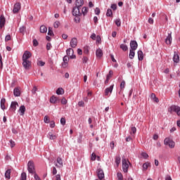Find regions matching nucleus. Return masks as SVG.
<instances>
[{"instance_id": "1", "label": "nucleus", "mask_w": 180, "mask_h": 180, "mask_svg": "<svg viewBox=\"0 0 180 180\" xmlns=\"http://www.w3.org/2000/svg\"><path fill=\"white\" fill-rule=\"evenodd\" d=\"M122 171L125 174L129 172V165H130V162L127 160L126 158H123L122 160Z\"/></svg>"}, {"instance_id": "2", "label": "nucleus", "mask_w": 180, "mask_h": 180, "mask_svg": "<svg viewBox=\"0 0 180 180\" xmlns=\"http://www.w3.org/2000/svg\"><path fill=\"white\" fill-rule=\"evenodd\" d=\"M165 146H168L169 148H174L175 147V142L169 138H166L164 140Z\"/></svg>"}, {"instance_id": "3", "label": "nucleus", "mask_w": 180, "mask_h": 180, "mask_svg": "<svg viewBox=\"0 0 180 180\" xmlns=\"http://www.w3.org/2000/svg\"><path fill=\"white\" fill-rule=\"evenodd\" d=\"M27 169L30 174H35L36 169H34V163L33 161H29L27 163Z\"/></svg>"}, {"instance_id": "4", "label": "nucleus", "mask_w": 180, "mask_h": 180, "mask_svg": "<svg viewBox=\"0 0 180 180\" xmlns=\"http://www.w3.org/2000/svg\"><path fill=\"white\" fill-rule=\"evenodd\" d=\"M168 110L170 112V113L174 112L176 113L177 116H180V107L178 105H172Z\"/></svg>"}, {"instance_id": "5", "label": "nucleus", "mask_w": 180, "mask_h": 180, "mask_svg": "<svg viewBox=\"0 0 180 180\" xmlns=\"http://www.w3.org/2000/svg\"><path fill=\"white\" fill-rule=\"evenodd\" d=\"M55 164V167H56V168H63V167H64V163L63 162V159L60 157H58L56 158V161L54 162Z\"/></svg>"}, {"instance_id": "6", "label": "nucleus", "mask_w": 180, "mask_h": 180, "mask_svg": "<svg viewBox=\"0 0 180 180\" xmlns=\"http://www.w3.org/2000/svg\"><path fill=\"white\" fill-rule=\"evenodd\" d=\"M52 174L55 175L53 176V180H61V175L59 174H57V168H56V167H53Z\"/></svg>"}, {"instance_id": "7", "label": "nucleus", "mask_w": 180, "mask_h": 180, "mask_svg": "<svg viewBox=\"0 0 180 180\" xmlns=\"http://www.w3.org/2000/svg\"><path fill=\"white\" fill-rule=\"evenodd\" d=\"M22 66L25 70H29L32 66V62L29 60H22Z\"/></svg>"}, {"instance_id": "8", "label": "nucleus", "mask_w": 180, "mask_h": 180, "mask_svg": "<svg viewBox=\"0 0 180 180\" xmlns=\"http://www.w3.org/2000/svg\"><path fill=\"white\" fill-rule=\"evenodd\" d=\"M165 43L167 46H171L172 44V32L168 34L167 37L165 39Z\"/></svg>"}, {"instance_id": "9", "label": "nucleus", "mask_w": 180, "mask_h": 180, "mask_svg": "<svg viewBox=\"0 0 180 180\" xmlns=\"http://www.w3.org/2000/svg\"><path fill=\"white\" fill-rule=\"evenodd\" d=\"M73 16H81L82 13L79 11V7H74L72 10Z\"/></svg>"}, {"instance_id": "10", "label": "nucleus", "mask_w": 180, "mask_h": 180, "mask_svg": "<svg viewBox=\"0 0 180 180\" xmlns=\"http://www.w3.org/2000/svg\"><path fill=\"white\" fill-rule=\"evenodd\" d=\"M67 55L70 57V58L74 59L76 58L75 55H74V49L70 48L66 51Z\"/></svg>"}, {"instance_id": "11", "label": "nucleus", "mask_w": 180, "mask_h": 180, "mask_svg": "<svg viewBox=\"0 0 180 180\" xmlns=\"http://www.w3.org/2000/svg\"><path fill=\"white\" fill-rule=\"evenodd\" d=\"M113 86H115V85H111L110 86V87H108L105 89V96H110V94H112V92L113 91Z\"/></svg>"}, {"instance_id": "12", "label": "nucleus", "mask_w": 180, "mask_h": 180, "mask_svg": "<svg viewBox=\"0 0 180 180\" xmlns=\"http://www.w3.org/2000/svg\"><path fill=\"white\" fill-rule=\"evenodd\" d=\"M32 57V53L29 51H25L22 55V60H29Z\"/></svg>"}, {"instance_id": "13", "label": "nucleus", "mask_w": 180, "mask_h": 180, "mask_svg": "<svg viewBox=\"0 0 180 180\" xmlns=\"http://www.w3.org/2000/svg\"><path fill=\"white\" fill-rule=\"evenodd\" d=\"M20 8H21L20 3H16L14 5V7H13V13H18L19 11H20Z\"/></svg>"}, {"instance_id": "14", "label": "nucleus", "mask_w": 180, "mask_h": 180, "mask_svg": "<svg viewBox=\"0 0 180 180\" xmlns=\"http://www.w3.org/2000/svg\"><path fill=\"white\" fill-rule=\"evenodd\" d=\"M70 44L72 49H75V47H77V45L78 44V39H77V38H72L70 40Z\"/></svg>"}, {"instance_id": "15", "label": "nucleus", "mask_w": 180, "mask_h": 180, "mask_svg": "<svg viewBox=\"0 0 180 180\" xmlns=\"http://www.w3.org/2000/svg\"><path fill=\"white\" fill-rule=\"evenodd\" d=\"M97 175H98V179H103V178H105V173H103V170L98 169L97 170Z\"/></svg>"}, {"instance_id": "16", "label": "nucleus", "mask_w": 180, "mask_h": 180, "mask_svg": "<svg viewBox=\"0 0 180 180\" xmlns=\"http://www.w3.org/2000/svg\"><path fill=\"white\" fill-rule=\"evenodd\" d=\"M137 47H139V44H137V41H131L130 42L131 50H137Z\"/></svg>"}, {"instance_id": "17", "label": "nucleus", "mask_w": 180, "mask_h": 180, "mask_svg": "<svg viewBox=\"0 0 180 180\" xmlns=\"http://www.w3.org/2000/svg\"><path fill=\"white\" fill-rule=\"evenodd\" d=\"M6 22V20L5 19V16L4 15H1L0 16V28L2 29L4 26H5V23Z\"/></svg>"}, {"instance_id": "18", "label": "nucleus", "mask_w": 180, "mask_h": 180, "mask_svg": "<svg viewBox=\"0 0 180 180\" xmlns=\"http://www.w3.org/2000/svg\"><path fill=\"white\" fill-rule=\"evenodd\" d=\"M16 106H19V104L18 103V102L12 101L10 107L11 110H12L13 112H15V110H16Z\"/></svg>"}, {"instance_id": "19", "label": "nucleus", "mask_w": 180, "mask_h": 180, "mask_svg": "<svg viewBox=\"0 0 180 180\" xmlns=\"http://www.w3.org/2000/svg\"><path fill=\"white\" fill-rule=\"evenodd\" d=\"M14 96H20V89L19 87H16L13 90Z\"/></svg>"}, {"instance_id": "20", "label": "nucleus", "mask_w": 180, "mask_h": 180, "mask_svg": "<svg viewBox=\"0 0 180 180\" xmlns=\"http://www.w3.org/2000/svg\"><path fill=\"white\" fill-rule=\"evenodd\" d=\"M96 56L98 57V58H101L102 56H103V52L102 51V49H98L96 51Z\"/></svg>"}, {"instance_id": "21", "label": "nucleus", "mask_w": 180, "mask_h": 180, "mask_svg": "<svg viewBox=\"0 0 180 180\" xmlns=\"http://www.w3.org/2000/svg\"><path fill=\"white\" fill-rule=\"evenodd\" d=\"M75 5L76 8H81L84 5V0H76Z\"/></svg>"}, {"instance_id": "22", "label": "nucleus", "mask_w": 180, "mask_h": 180, "mask_svg": "<svg viewBox=\"0 0 180 180\" xmlns=\"http://www.w3.org/2000/svg\"><path fill=\"white\" fill-rule=\"evenodd\" d=\"M70 60V58L68 56H65L63 58V63L62 64L63 67H64V68H65V67H67V64H68V61Z\"/></svg>"}, {"instance_id": "23", "label": "nucleus", "mask_w": 180, "mask_h": 180, "mask_svg": "<svg viewBox=\"0 0 180 180\" xmlns=\"http://www.w3.org/2000/svg\"><path fill=\"white\" fill-rule=\"evenodd\" d=\"M174 63H179V55L177 54L176 52H174V57H173Z\"/></svg>"}, {"instance_id": "24", "label": "nucleus", "mask_w": 180, "mask_h": 180, "mask_svg": "<svg viewBox=\"0 0 180 180\" xmlns=\"http://www.w3.org/2000/svg\"><path fill=\"white\" fill-rule=\"evenodd\" d=\"M19 112H20V115L23 116L25 112H26V107H25V105H21L19 108Z\"/></svg>"}, {"instance_id": "25", "label": "nucleus", "mask_w": 180, "mask_h": 180, "mask_svg": "<svg viewBox=\"0 0 180 180\" xmlns=\"http://www.w3.org/2000/svg\"><path fill=\"white\" fill-rule=\"evenodd\" d=\"M48 136H49L48 137H49V140H56V139H57V135L54 134L51 132H49L48 134Z\"/></svg>"}, {"instance_id": "26", "label": "nucleus", "mask_w": 180, "mask_h": 180, "mask_svg": "<svg viewBox=\"0 0 180 180\" xmlns=\"http://www.w3.org/2000/svg\"><path fill=\"white\" fill-rule=\"evenodd\" d=\"M138 58L139 61H143L144 58V56L143 55V51H138Z\"/></svg>"}, {"instance_id": "27", "label": "nucleus", "mask_w": 180, "mask_h": 180, "mask_svg": "<svg viewBox=\"0 0 180 180\" xmlns=\"http://www.w3.org/2000/svg\"><path fill=\"white\" fill-rule=\"evenodd\" d=\"M60 101V100L58 99V97H56L54 96H53L52 97H51L50 98V102L51 103H56V102Z\"/></svg>"}, {"instance_id": "28", "label": "nucleus", "mask_w": 180, "mask_h": 180, "mask_svg": "<svg viewBox=\"0 0 180 180\" xmlns=\"http://www.w3.org/2000/svg\"><path fill=\"white\" fill-rule=\"evenodd\" d=\"M151 99H153V102H155L156 103H158L160 102V100L157 96H155V94L153 93L151 94Z\"/></svg>"}, {"instance_id": "29", "label": "nucleus", "mask_w": 180, "mask_h": 180, "mask_svg": "<svg viewBox=\"0 0 180 180\" xmlns=\"http://www.w3.org/2000/svg\"><path fill=\"white\" fill-rule=\"evenodd\" d=\"M6 102V100L5 98H1V108L2 110H5L6 107H5V103Z\"/></svg>"}, {"instance_id": "30", "label": "nucleus", "mask_w": 180, "mask_h": 180, "mask_svg": "<svg viewBox=\"0 0 180 180\" xmlns=\"http://www.w3.org/2000/svg\"><path fill=\"white\" fill-rule=\"evenodd\" d=\"M5 178H6V179H11V169H8L6 171Z\"/></svg>"}, {"instance_id": "31", "label": "nucleus", "mask_w": 180, "mask_h": 180, "mask_svg": "<svg viewBox=\"0 0 180 180\" xmlns=\"http://www.w3.org/2000/svg\"><path fill=\"white\" fill-rule=\"evenodd\" d=\"M40 32L41 33H47V27L44 25H41L40 27Z\"/></svg>"}, {"instance_id": "32", "label": "nucleus", "mask_w": 180, "mask_h": 180, "mask_svg": "<svg viewBox=\"0 0 180 180\" xmlns=\"http://www.w3.org/2000/svg\"><path fill=\"white\" fill-rule=\"evenodd\" d=\"M134 51H136V50L130 49L129 51V58H131V60H133V58H134Z\"/></svg>"}, {"instance_id": "33", "label": "nucleus", "mask_w": 180, "mask_h": 180, "mask_svg": "<svg viewBox=\"0 0 180 180\" xmlns=\"http://www.w3.org/2000/svg\"><path fill=\"white\" fill-rule=\"evenodd\" d=\"M88 13V8L87 7H83L82 9V15L83 16H85Z\"/></svg>"}, {"instance_id": "34", "label": "nucleus", "mask_w": 180, "mask_h": 180, "mask_svg": "<svg viewBox=\"0 0 180 180\" xmlns=\"http://www.w3.org/2000/svg\"><path fill=\"white\" fill-rule=\"evenodd\" d=\"M56 94L57 95H63L64 94V89H63V88H58L56 90Z\"/></svg>"}, {"instance_id": "35", "label": "nucleus", "mask_w": 180, "mask_h": 180, "mask_svg": "<svg viewBox=\"0 0 180 180\" xmlns=\"http://www.w3.org/2000/svg\"><path fill=\"white\" fill-rule=\"evenodd\" d=\"M120 161H121V158H120V156H117L115 158V163L117 167H119V165H120Z\"/></svg>"}, {"instance_id": "36", "label": "nucleus", "mask_w": 180, "mask_h": 180, "mask_svg": "<svg viewBox=\"0 0 180 180\" xmlns=\"http://www.w3.org/2000/svg\"><path fill=\"white\" fill-rule=\"evenodd\" d=\"M120 49H122V50H123V51H127V50H128L127 45L123 44L120 45Z\"/></svg>"}, {"instance_id": "37", "label": "nucleus", "mask_w": 180, "mask_h": 180, "mask_svg": "<svg viewBox=\"0 0 180 180\" xmlns=\"http://www.w3.org/2000/svg\"><path fill=\"white\" fill-rule=\"evenodd\" d=\"M124 86H126V82H124V80H122L121 84H120L121 91H123L124 89Z\"/></svg>"}, {"instance_id": "38", "label": "nucleus", "mask_w": 180, "mask_h": 180, "mask_svg": "<svg viewBox=\"0 0 180 180\" xmlns=\"http://www.w3.org/2000/svg\"><path fill=\"white\" fill-rule=\"evenodd\" d=\"M150 162H148L143 165V169L146 170L148 169V167H150Z\"/></svg>"}, {"instance_id": "39", "label": "nucleus", "mask_w": 180, "mask_h": 180, "mask_svg": "<svg viewBox=\"0 0 180 180\" xmlns=\"http://www.w3.org/2000/svg\"><path fill=\"white\" fill-rule=\"evenodd\" d=\"M60 21H56L54 23H53V27L55 29H58V27H60Z\"/></svg>"}, {"instance_id": "40", "label": "nucleus", "mask_w": 180, "mask_h": 180, "mask_svg": "<svg viewBox=\"0 0 180 180\" xmlns=\"http://www.w3.org/2000/svg\"><path fill=\"white\" fill-rule=\"evenodd\" d=\"M113 15V12L112 11L111 9L108 8L106 13V16H112Z\"/></svg>"}, {"instance_id": "41", "label": "nucleus", "mask_w": 180, "mask_h": 180, "mask_svg": "<svg viewBox=\"0 0 180 180\" xmlns=\"http://www.w3.org/2000/svg\"><path fill=\"white\" fill-rule=\"evenodd\" d=\"M117 176L118 180H123V174H122V172H117Z\"/></svg>"}, {"instance_id": "42", "label": "nucleus", "mask_w": 180, "mask_h": 180, "mask_svg": "<svg viewBox=\"0 0 180 180\" xmlns=\"http://www.w3.org/2000/svg\"><path fill=\"white\" fill-rule=\"evenodd\" d=\"M136 131H137V129L135 127L131 128L130 134H136Z\"/></svg>"}, {"instance_id": "43", "label": "nucleus", "mask_w": 180, "mask_h": 180, "mask_svg": "<svg viewBox=\"0 0 180 180\" xmlns=\"http://www.w3.org/2000/svg\"><path fill=\"white\" fill-rule=\"evenodd\" d=\"M46 63L41 61V60H38L37 61V65H39V67H44Z\"/></svg>"}, {"instance_id": "44", "label": "nucleus", "mask_w": 180, "mask_h": 180, "mask_svg": "<svg viewBox=\"0 0 180 180\" xmlns=\"http://www.w3.org/2000/svg\"><path fill=\"white\" fill-rule=\"evenodd\" d=\"M96 39V43H98V44H101L102 41V39L101 38V36L98 35Z\"/></svg>"}, {"instance_id": "45", "label": "nucleus", "mask_w": 180, "mask_h": 180, "mask_svg": "<svg viewBox=\"0 0 180 180\" xmlns=\"http://www.w3.org/2000/svg\"><path fill=\"white\" fill-rule=\"evenodd\" d=\"M65 123H66L65 118L62 117L60 119V124H62V126H65Z\"/></svg>"}, {"instance_id": "46", "label": "nucleus", "mask_w": 180, "mask_h": 180, "mask_svg": "<svg viewBox=\"0 0 180 180\" xmlns=\"http://www.w3.org/2000/svg\"><path fill=\"white\" fill-rule=\"evenodd\" d=\"M44 123H50V119L49 118V116H45L44 118Z\"/></svg>"}, {"instance_id": "47", "label": "nucleus", "mask_w": 180, "mask_h": 180, "mask_svg": "<svg viewBox=\"0 0 180 180\" xmlns=\"http://www.w3.org/2000/svg\"><path fill=\"white\" fill-rule=\"evenodd\" d=\"M112 75H113V71L110 70L109 74L107 75L108 79H110V78H112Z\"/></svg>"}, {"instance_id": "48", "label": "nucleus", "mask_w": 180, "mask_h": 180, "mask_svg": "<svg viewBox=\"0 0 180 180\" xmlns=\"http://www.w3.org/2000/svg\"><path fill=\"white\" fill-rule=\"evenodd\" d=\"M115 25H116L118 27L122 25V22H120V19H117V20H115Z\"/></svg>"}, {"instance_id": "49", "label": "nucleus", "mask_w": 180, "mask_h": 180, "mask_svg": "<svg viewBox=\"0 0 180 180\" xmlns=\"http://www.w3.org/2000/svg\"><path fill=\"white\" fill-rule=\"evenodd\" d=\"M48 34L49 36H53V28L49 27Z\"/></svg>"}, {"instance_id": "50", "label": "nucleus", "mask_w": 180, "mask_h": 180, "mask_svg": "<svg viewBox=\"0 0 180 180\" xmlns=\"http://www.w3.org/2000/svg\"><path fill=\"white\" fill-rule=\"evenodd\" d=\"M32 174L34 175V178L35 180H41V179H40V177L39 176V175H37L36 172Z\"/></svg>"}, {"instance_id": "51", "label": "nucleus", "mask_w": 180, "mask_h": 180, "mask_svg": "<svg viewBox=\"0 0 180 180\" xmlns=\"http://www.w3.org/2000/svg\"><path fill=\"white\" fill-rule=\"evenodd\" d=\"M91 161H95V160H96V154H95V153H93L91 154Z\"/></svg>"}, {"instance_id": "52", "label": "nucleus", "mask_w": 180, "mask_h": 180, "mask_svg": "<svg viewBox=\"0 0 180 180\" xmlns=\"http://www.w3.org/2000/svg\"><path fill=\"white\" fill-rule=\"evenodd\" d=\"M141 156H142L143 158H145V160H146V158H148V154H147V153L143 152V153H141Z\"/></svg>"}, {"instance_id": "53", "label": "nucleus", "mask_w": 180, "mask_h": 180, "mask_svg": "<svg viewBox=\"0 0 180 180\" xmlns=\"http://www.w3.org/2000/svg\"><path fill=\"white\" fill-rule=\"evenodd\" d=\"M33 46H34V47H37V46H39V41H37V39H34V40H33Z\"/></svg>"}, {"instance_id": "54", "label": "nucleus", "mask_w": 180, "mask_h": 180, "mask_svg": "<svg viewBox=\"0 0 180 180\" xmlns=\"http://www.w3.org/2000/svg\"><path fill=\"white\" fill-rule=\"evenodd\" d=\"M75 21L76 22V23H79V22H81V19L79 18V16H75Z\"/></svg>"}, {"instance_id": "55", "label": "nucleus", "mask_w": 180, "mask_h": 180, "mask_svg": "<svg viewBox=\"0 0 180 180\" xmlns=\"http://www.w3.org/2000/svg\"><path fill=\"white\" fill-rule=\"evenodd\" d=\"M61 104L62 105H67V99L65 98H63L61 100Z\"/></svg>"}, {"instance_id": "56", "label": "nucleus", "mask_w": 180, "mask_h": 180, "mask_svg": "<svg viewBox=\"0 0 180 180\" xmlns=\"http://www.w3.org/2000/svg\"><path fill=\"white\" fill-rule=\"evenodd\" d=\"M10 144L11 148H13V147H15V141H13V140H10Z\"/></svg>"}, {"instance_id": "57", "label": "nucleus", "mask_w": 180, "mask_h": 180, "mask_svg": "<svg viewBox=\"0 0 180 180\" xmlns=\"http://www.w3.org/2000/svg\"><path fill=\"white\" fill-rule=\"evenodd\" d=\"M56 127V122H54V121H51L50 122V127H51V129H53V127Z\"/></svg>"}, {"instance_id": "58", "label": "nucleus", "mask_w": 180, "mask_h": 180, "mask_svg": "<svg viewBox=\"0 0 180 180\" xmlns=\"http://www.w3.org/2000/svg\"><path fill=\"white\" fill-rule=\"evenodd\" d=\"M95 13L96 15H99V13H101V9H99V8H96Z\"/></svg>"}, {"instance_id": "59", "label": "nucleus", "mask_w": 180, "mask_h": 180, "mask_svg": "<svg viewBox=\"0 0 180 180\" xmlns=\"http://www.w3.org/2000/svg\"><path fill=\"white\" fill-rule=\"evenodd\" d=\"M117 8V5L116 4L111 5V9H113V11H116Z\"/></svg>"}, {"instance_id": "60", "label": "nucleus", "mask_w": 180, "mask_h": 180, "mask_svg": "<svg viewBox=\"0 0 180 180\" xmlns=\"http://www.w3.org/2000/svg\"><path fill=\"white\" fill-rule=\"evenodd\" d=\"M11 35H6V38H5V41H9V40H11Z\"/></svg>"}, {"instance_id": "61", "label": "nucleus", "mask_w": 180, "mask_h": 180, "mask_svg": "<svg viewBox=\"0 0 180 180\" xmlns=\"http://www.w3.org/2000/svg\"><path fill=\"white\" fill-rule=\"evenodd\" d=\"M91 39H92V40H96V34H92L91 35Z\"/></svg>"}, {"instance_id": "62", "label": "nucleus", "mask_w": 180, "mask_h": 180, "mask_svg": "<svg viewBox=\"0 0 180 180\" xmlns=\"http://www.w3.org/2000/svg\"><path fill=\"white\" fill-rule=\"evenodd\" d=\"M84 105H85V103H84V101H79V102L78 103V105H79V106L84 107Z\"/></svg>"}, {"instance_id": "63", "label": "nucleus", "mask_w": 180, "mask_h": 180, "mask_svg": "<svg viewBox=\"0 0 180 180\" xmlns=\"http://www.w3.org/2000/svg\"><path fill=\"white\" fill-rule=\"evenodd\" d=\"M51 49V44L48 43V44H46V49H47V50H50Z\"/></svg>"}, {"instance_id": "64", "label": "nucleus", "mask_w": 180, "mask_h": 180, "mask_svg": "<svg viewBox=\"0 0 180 180\" xmlns=\"http://www.w3.org/2000/svg\"><path fill=\"white\" fill-rule=\"evenodd\" d=\"M165 180H172V179L171 178V176L167 175V176H166V177H165Z\"/></svg>"}]
</instances>
